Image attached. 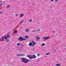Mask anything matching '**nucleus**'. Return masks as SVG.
Segmentation results:
<instances>
[{
  "instance_id": "obj_15",
  "label": "nucleus",
  "mask_w": 66,
  "mask_h": 66,
  "mask_svg": "<svg viewBox=\"0 0 66 66\" xmlns=\"http://www.w3.org/2000/svg\"><path fill=\"white\" fill-rule=\"evenodd\" d=\"M24 15V14H21L20 15V16L22 17H23V16Z\"/></svg>"
},
{
  "instance_id": "obj_8",
  "label": "nucleus",
  "mask_w": 66,
  "mask_h": 66,
  "mask_svg": "<svg viewBox=\"0 0 66 66\" xmlns=\"http://www.w3.org/2000/svg\"><path fill=\"white\" fill-rule=\"evenodd\" d=\"M21 55H23V56H25V54H20V55H17V56H21Z\"/></svg>"
},
{
  "instance_id": "obj_18",
  "label": "nucleus",
  "mask_w": 66,
  "mask_h": 66,
  "mask_svg": "<svg viewBox=\"0 0 66 66\" xmlns=\"http://www.w3.org/2000/svg\"><path fill=\"white\" fill-rule=\"evenodd\" d=\"M9 40H9V39H6V42H9Z\"/></svg>"
},
{
  "instance_id": "obj_36",
  "label": "nucleus",
  "mask_w": 66,
  "mask_h": 66,
  "mask_svg": "<svg viewBox=\"0 0 66 66\" xmlns=\"http://www.w3.org/2000/svg\"><path fill=\"white\" fill-rule=\"evenodd\" d=\"M33 4V5H34V4Z\"/></svg>"
},
{
  "instance_id": "obj_20",
  "label": "nucleus",
  "mask_w": 66,
  "mask_h": 66,
  "mask_svg": "<svg viewBox=\"0 0 66 66\" xmlns=\"http://www.w3.org/2000/svg\"><path fill=\"white\" fill-rule=\"evenodd\" d=\"M17 31L16 30L14 31L13 32V33H17Z\"/></svg>"
},
{
  "instance_id": "obj_31",
  "label": "nucleus",
  "mask_w": 66,
  "mask_h": 66,
  "mask_svg": "<svg viewBox=\"0 0 66 66\" xmlns=\"http://www.w3.org/2000/svg\"><path fill=\"white\" fill-rule=\"evenodd\" d=\"M54 52H56V50H54Z\"/></svg>"
},
{
  "instance_id": "obj_26",
  "label": "nucleus",
  "mask_w": 66,
  "mask_h": 66,
  "mask_svg": "<svg viewBox=\"0 0 66 66\" xmlns=\"http://www.w3.org/2000/svg\"><path fill=\"white\" fill-rule=\"evenodd\" d=\"M3 13V12H2V11H0V14H2Z\"/></svg>"
},
{
  "instance_id": "obj_11",
  "label": "nucleus",
  "mask_w": 66,
  "mask_h": 66,
  "mask_svg": "<svg viewBox=\"0 0 66 66\" xmlns=\"http://www.w3.org/2000/svg\"><path fill=\"white\" fill-rule=\"evenodd\" d=\"M29 46H31L32 45V43L31 42L29 44Z\"/></svg>"
},
{
  "instance_id": "obj_21",
  "label": "nucleus",
  "mask_w": 66,
  "mask_h": 66,
  "mask_svg": "<svg viewBox=\"0 0 66 66\" xmlns=\"http://www.w3.org/2000/svg\"><path fill=\"white\" fill-rule=\"evenodd\" d=\"M20 45V43H18L17 44V46H19V45Z\"/></svg>"
},
{
  "instance_id": "obj_16",
  "label": "nucleus",
  "mask_w": 66,
  "mask_h": 66,
  "mask_svg": "<svg viewBox=\"0 0 66 66\" xmlns=\"http://www.w3.org/2000/svg\"><path fill=\"white\" fill-rule=\"evenodd\" d=\"M49 54H50V53H48L46 54V55H49Z\"/></svg>"
},
{
  "instance_id": "obj_37",
  "label": "nucleus",
  "mask_w": 66,
  "mask_h": 66,
  "mask_svg": "<svg viewBox=\"0 0 66 66\" xmlns=\"http://www.w3.org/2000/svg\"><path fill=\"white\" fill-rule=\"evenodd\" d=\"M34 49H33V51H34Z\"/></svg>"
},
{
  "instance_id": "obj_7",
  "label": "nucleus",
  "mask_w": 66,
  "mask_h": 66,
  "mask_svg": "<svg viewBox=\"0 0 66 66\" xmlns=\"http://www.w3.org/2000/svg\"><path fill=\"white\" fill-rule=\"evenodd\" d=\"M31 42H32V44H33L34 45H36V43L34 42V41L33 40H32L31 41Z\"/></svg>"
},
{
  "instance_id": "obj_23",
  "label": "nucleus",
  "mask_w": 66,
  "mask_h": 66,
  "mask_svg": "<svg viewBox=\"0 0 66 66\" xmlns=\"http://www.w3.org/2000/svg\"><path fill=\"white\" fill-rule=\"evenodd\" d=\"M37 39H39V37H37Z\"/></svg>"
},
{
  "instance_id": "obj_38",
  "label": "nucleus",
  "mask_w": 66,
  "mask_h": 66,
  "mask_svg": "<svg viewBox=\"0 0 66 66\" xmlns=\"http://www.w3.org/2000/svg\"><path fill=\"white\" fill-rule=\"evenodd\" d=\"M11 32H9V33H10Z\"/></svg>"
},
{
  "instance_id": "obj_2",
  "label": "nucleus",
  "mask_w": 66,
  "mask_h": 66,
  "mask_svg": "<svg viewBox=\"0 0 66 66\" xmlns=\"http://www.w3.org/2000/svg\"><path fill=\"white\" fill-rule=\"evenodd\" d=\"M18 40H19V41H23V40H26V39L23 38L21 37H20L18 38Z\"/></svg>"
},
{
  "instance_id": "obj_10",
  "label": "nucleus",
  "mask_w": 66,
  "mask_h": 66,
  "mask_svg": "<svg viewBox=\"0 0 66 66\" xmlns=\"http://www.w3.org/2000/svg\"><path fill=\"white\" fill-rule=\"evenodd\" d=\"M55 65L56 66H61V64L60 63H58V64H55Z\"/></svg>"
},
{
  "instance_id": "obj_19",
  "label": "nucleus",
  "mask_w": 66,
  "mask_h": 66,
  "mask_svg": "<svg viewBox=\"0 0 66 66\" xmlns=\"http://www.w3.org/2000/svg\"><path fill=\"white\" fill-rule=\"evenodd\" d=\"M42 46H44L45 45V44L44 43H43L42 44Z\"/></svg>"
},
{
  "instance_id": "obj_27",
  "label": "nucleus",
  "mask_w": 66,
  "mask_h": 66,
  "mask_svg": "<svg viewBox=\"0 0 66 66\" xmlns=\"http://www.w3.org/2000/svg\"><path fill=\"white\" fill-rule=\"evenodd\" d=\"M39 55H40V54H37V56H39Z\"/></svg>"
},
{
  "instance_id": "obj_29",
  "label": "nucleus",
  "mask_w": 66,
  "mask_h": 66,
  "mask_svg": "<svg viewBox=\"0 0 66 66\" xmlns=\"http://www.w3.org/2000/svg\"><path fill=\"white\" fill-rule=\"evenodd\" d=\"M9 6H10L9 5L7 6V8H9Z\"/></svg>"
},
{
  "instance_id": "obj_1",
  "label": "nucleus",
  "mask_w": 66,
  "mask_h": 66,
  "mask_svg": "<svg viewBox=\"0 0 66 66\" xmlns=\"http://www.w3.org/2000/svg\"><path fill=\"white\" fill-rule=\"evenodd\" d=\"M21 62L24 63H27L29 62L30 60L29 59H28L25 58H23L21 59Z\"/></svg>"
},
{
  "instance_id": "obj_35",
  "label": "nucleus",
  "mask_w": 66,
  "mask_h": 66,
  "mask_svg": "<svg viewBox=\"0 0 66 66\" xmlns=\"http://www.w3.org/2000/svg\"><path fill=\"white\" fill-rule=\"evenodd\" d=\"M38 31H40V29H38Z\"/></svg>"
},
{
  "instance_id": "obj_3",
  "label": "nucleus",
  "mask_w": 66,
  "mask_h": 66,
  "mask_svg": "<svg viewBox=\"0 0 66 66\" xmlns=\"http://www.w3.org/2000/svg\"><path fill=\"white\" fill-rule=\"evenodd\" d=\"M5 39V40H6V39H5V36L4 37H2V39H0V41L1 42H3V41H5V40L4 39Z\"/></svg>"
},
{
  "instance_id": "obj_14",
  "label": "nucleus",
  "mask_w": 66,
  "mask_h": 66,
  "mask_svg": "<svg viewBox=\"0 0 66 66\" xmlns=\"http://www.w3.org/2000/svg\"><path fill=\"white\" fill-rule=\"evenodd\" d=\"M46 38H47V39H50V37L49 36H47L46 37Z\"/></svg>"
},
{
  "instance_id": "obj_30",
  "label": "nucleus",
  "mask_w": 66,
  "mask_h": 66,
  "mask_svg": "<svg viewBox=\"0 0 66 66\" xmlns=\"http://www.w3.org/2000/svg\"><path fill=\"white\" fill-rule=\"evenodd\" d=\"M56 2H57L58 1V0H55Z\"/></svg>"
},
{
  "instance_id": "obj_12",
  "label": "nucleus",
  "mask_w": 66,
  "mask_h": 66,
  "mask_svg": "<svg viewBox=\"0 0 66 66\" xmlns=\"http://www.w3.org/2000/svg\"><path fill=\"white\" fill-rule=\"evenodd\" d=\"M22 22H23V20H22L19 23V25H21V24H22Z\"/></svg>"
},
{
  "instance_id": "obj_24",
  "label": "nucleus",
  "mask_w": 66,
  "mask_h": 66,
  "mask_svg": "<svg viewBox=\"0 0 66 66\" xmlns=\"http://www.w3.org/2000/svg\"><path fill=\"white\" fill-rule=\"evenodd\" d=\"M32 21V19L30 20H29V21L30 22H31V21Z\"/></svg>"
},
{
  "instance_id": "obj_32",
  "label": "nucleus",
  "mask_w": 66,
  "mask_h": 66,
  "mask_svg": "<svg viewBox=\"0 0 66 66\" xmlns=\"http://www.w3.org/2000/svg\"><path fill=\"white\" fill-rule=\"evenodd\" d=\"M34 45L33 44H32V45H31L32 47H33V46H34Z\"/></svg>"
},
{
  "instance_id": "obj_33",
  "label": "nucleus",
  "mask_w": 66,
  "mask_h": 66,
  "mask_svg": "<svg viewBox=\"0 0 66 66\" xmlns=\"http://www.w3.org/2000/svg\"><path fill=\"white\" fill-rule=\"evenodd\" d=\"M32 32H35V31H34V30H33L32 31Z\"/></svg>"
},
{
  "instance_id": "obj_9",
  "label": "nucleus",
  "mask_w": 66,
  "mask_h": 66,
  "mask_svg": "<svg viewBox=\"0 0 66 66\" xmlns=\"http://www.w3.org/2000/svg\"><path fill=\"white\" fill-rule=\"evenodd\" d=\"M44 40H47V37H43Z\"/></svg>"
},
{
  "instance_id": "obj_6",
  "label": "nucleus",
  "mask_w": 66,
  "mask_h": 66,
  "mask_svg": "<svg viewBox=\"0 0 66 66\" xmlns=\"http://www.w3.org/2000/svg\"><path fill=\"white\" fill-rule=\"evenodd\" d=\"M27 57L30 59H32V56L31 55L28 56Z\"/></svg>"
},
{
  "instance_id": "obj_34",
  "label": "nucleus",
  "mask_w": 66,
  "mask_h": 66,
  "mask_svg": "<svg viewBox=\"0 0 66 66\" xmlns=\"http://www.w3.org/2000/svg\"><path fill=\"white\" fill-rule=\"evenodd\" d=\"M51 1H54V0H51Z\"/></svg>"
},
{
  "instance_id": "obj_13",
  "label": "nucleus",
  "mask_w": 66,
  "mask_h": 66,
  "mask_svg": "<svg viewBox=\"0 0 66 66\" xmlns=\"http://www.w3.org/2000/svg\"><path fill=\"white\" fill-rule=\"evenodd\" d=\"M24 37H26V38H27V39L29 38V36H24Z\"/></svg>"
},
{
  "instance_id": "obj_5",
  "label": "nucleus",
  "mask_w": 66,
  "mask_h": 66,
  "mask_svg": "<svg viewBox=\"0 0 66 66\" xmlns=\"http://www.w3.org/2000/svg\"><path fill=\"white\" fill-rule=\"evenodd\" d=\"M36 56H35V55H34L32 56V59H36Z\"/></svg>"
},
{
  "instance_id": "obj_4",
  "label": "nucleus",
  "mask_w": 66,
  "mask_h": 66,
  "mask_svg": "<svg viewBox=\"0 0 66 66\" xmlns=\"http://www.w3.org/2000/svg\"><path fill=\"white\" fill-rule=\"evenodd\" d=\"M5 39H6L7 38H9V37H10V35H9V34H8L5 36Z\"/></svg>"
},
{
  "instance_id": "obj_39",
  "label": "nucleus",
  "mask_w": 66,
  "mask_h": 66,
  "mask_svg": "<svg viewBox=\"0 0 66 66\" xmlns=\"http://www.w3.org/2000/svg\"><path fill=\"white\" fill-rule=\"evenodd\" d=\"M54 31H53V32H54Z\"/></svg>"
},
{
  "instance_id": "obj_17",
  "label": "nucleus",
  "mask_w": 66,
  "mask_h": 66,
  "mask_svg": "<svg viewBox=\"0 0 66 66\" xmlns=\"http://www.w3.org/2000/svg\"><path fill=\"white\" fill-rule=\"evenodd\" d=\"M29 31V29H26V31L28 32Z\"/></svg>"
},
{
  "instance_id": "obj_28",
  "label": "nucleus",
  "mask_w": 66,
  "mask_h": 66,
  "mask_svg": "<svg viewBox=\"0 0 66 66\" xmlns=\"http://www.w3.org/2000/svg\"><path fill=\"white\" fill-rule=\"evenodd\" d=\"M18 14H15V16H16L17 17V16H18Z\"/></svg>"
},
{
  "instance_id": "obj_25",
  "label": "nucleus",
  "mask_w": 66,
  "mask_h": 66,
  "mask_svg": "<svg viewBox=\"0 0 66 66\" xmlns=\"http://www.w3.org/2000/svg\"><path fill=\"white\" fill-rule=\"evenodd\" d=\"M3 4H0V7H1V6H2V5Z\"/></svg>"
},
{
  "instance_id": "obj_22",
  "label": "nucleus",
  "mask_w": 66,
  "mask_h": 66,
  "mask_svg": "<svg viewBox=\"0 0 66 66\" xmlns=\"http://www.w3.org/2000/svg\"><path fill=\"white\" fill-rule=\"evenodd\" d=\"M20 46L21 47H23V44H21L20 45Z\"/></svg>"
}]
</instances>
